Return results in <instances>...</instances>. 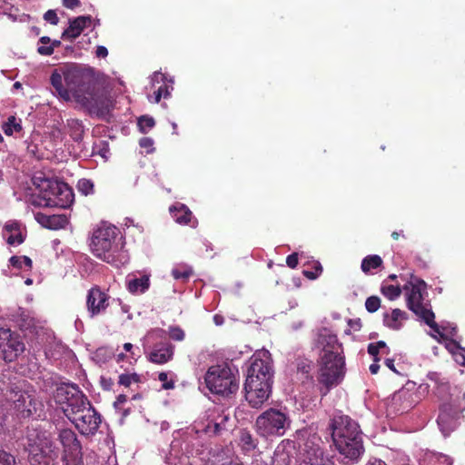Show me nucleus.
I'll return each mask as SVG.
<instances>
[{"mask_svg":"<svg viewBox=\"0 0 465 465\" xmlns=\"http://www.w3.org/2000/svg\"><path fill=\"white\" fill-rule=\"evenodd\" d=\"M66 89L60 84V98L73 100L91 116L104 119L113 109V100L104 84L91 70H72L64 74Z\"/></svg>","mask_w":465,"mask_h":465,"instance_id":"nucleus-1","label":"nucleus"},{"mask_svg":"<svg viewBox=\"0 0 465 465\" xmlns=\"http://www.w3.org/2000/svg\"><path fill=\"white\" fill-rule=\"evenodd\" d=\"M60 411L83 435H94L102 421L100 413L76 384L60 381Z\"/></svg>","mask_w":465,"mask_h":465,"instance_id":"nucleus-2","label":"nucleus"},{"mask_svg":"<svg viewBox=\"0 0 465 465\" xmlns=\"http://www.w3.org/2000/svg\"><path fill=\"white\" fill-rule=\"evenodd\" d=\"M315 347L322 351L318 381L323 386L322 396L327 395L331 388L337 386L345 374V359L342 347L335 334L323 329L317 336Z\"/></svg>","mask_w":465,"mask_h":465,"instance_id":"nucleus-3","label":"nucleus"},{"mask_svg":"<svg viewBox=\"0 0 465 465\" xmlns=\"http://www.w3.org/2000/svg\"><path fill=\"white\" fill-rule=\"evenodd\" d=\"M272 382L273 371L269 351L256 352L244 383L245 399L252 408L261 407L269 399Z\"/></svg>","mask_w":465,"mask_h":465,"instance_id":"nucleus-4","label":"nucleus"},{"mask_svg":"<svg viewBox=\"0 0 465 465\" xmlns=\"http://www.w3.org/2000/svg\"><path fill=\"white\" fill-rule=\"evenodd\" d=\"M333 443L345 462H357L364 452L362 433L358 423L347 415H340L331 421Z\"/></svg>","mask_w":465,"mask_h":465,"instance_id":"nucleus-5","label":"nucleus"},{"mask_svg":"<svg viewBox=\"0 0 465 465\" xmlns=\"http://www.w3.org/2000/svg\"><path fill=\"white\" fill-rule=\"evenodd\" d=\"M6 397L14 403L16 415L21 418H40L43 404L35 399L25 380L11 381L6 387Z\"/></svg>","mask_w":465,"mask_h":465,"instance_id":"nucleus-6","label":"nucleus"},{"mask_svg":"<svg viewBox=\"0 0 465 465\" xmlns=\"http://www.w3.org/2000/svg\"><path fill=\"white\" fill-rule=\"evenodd\" d=\"M426 287L427 284L423 280L411 275V281L403 287L407 292V306L435 332L440 333V327L435 322L434 312L423 303L422 292Z\"/></svg>","mask_w":465,"mask_h":465,"instance_id":"nucleus-7","label":"nucleus"},{"mask_svg":"<svg viewBox=\"0 0 465 465\" xmlns=\"http://www.w3.org/2000/svg\"><path fill=\"white\" fill-rule=\"evenodd\" d=\"M204 382L208 390L217 395L229 397L239 390V379L226 364H218L209 367Z\"/></svg>","mask_w":465,"mask_h":465,"instance_id":"nucleus-8","label":"nucleus"},{"mask_svg":"<svg viewBox=\"0 0 465 465\" xmlns=\"http://www.w3.org/2000/svg\"><path fill=\"white\" fill-rule=\"evenodd\" d=\"M118 228L114 225H102L94 231L91 238V251L94 256L104 262H110L114 259V253L118 252L116 242Z\"/></svg>","mask_w":465,"mask_h":465,"instance_id":"nucleus-9","label":"nucleus"},{"mask_svg":"<svg viewBox=\"0 0 465 465\" xmlns=\"http://www.w3.org/2000/svg\"><path fill=\"white\" fill-rule=\"evenodd\" d=\"M26 450L29 453L31 463L47 465V458L53 453L52 443L46 431L39 430L37 427L31 425L26 431Z\"/></svg>","mask_w":465,"mask_h":465,"instance_id":"nucleus-10","label":"nucleus"},{"mask_svg":"<svg viewBox=\"0 0 465 465\" xmlns=\"http://www.w3.org/2000/svg\"><path fill=\"white\" fill-rule=\"evenodd\" d=\"M290 423V418L285 412L270 408L257 417L255 427L257 432L262 437L282 436Z\"/></svg>","mask_w":465,"mask_h":465,"instance_id":"nucleus-11","label":"nucleus"},{"mask_svg":"<svg viewBox=\"0 0 465 465\" xmlns=\"http://www.w3.org/2000/svg\"><path fill=\"white\" fill-rule=\"evenodd\" d=\"M60 443L63 446V465H83L82 445L74 431L60 430Z\"/></svg>","mask_w":465,"mask_h":465,"instance_id":"nucleus-12","label":"nucleus"},{"mask_svg":"<svg viewBox=\"0 0 465 465\" xmlns=\"http://www.w3.org/2000/svg\"><path fill=\"white\" fill-rule=\"evenodd\" d=\"M320 438H309L301 447L297 465H334V462L324 454L323 450L315 442Z\"/></svg>","mask_w":465,"mask_h":465,"instance_id":"nucleus-13","label":"nucleus"},{"mask_svg":"<svg viewBox=\"0 0 465 465\" xmlns=\"http://www.w3.org/2000/svg\"><path fill=\"white\" fill-rule=\"evenodd\" d=\"M0 350L5 361H13L25 351V344L18 334L0 328Z\"/></svg>","mask_w":465,"mask_h":465,"instance_id":"nucleus-14","label":"nucleus"},{"mask_svg":"<svg viewBox=\"0 0 465 465\" xmlns=\"http://www.w3.org/2000/svg\"><path fill=\"white\" fill-rule=\"evenodd\" d=\"M111 296L106 291L95 285L92 287L86 296V307L91 316L99 315L106 311L110 305Z\"/></svg>","mask_w":465,"mask_h":465,"instance_id":"nucleus-15","label":"nucleus"},{"mask_svg":"<svg viewBox=\"0 0 465 465\" xmlns=\"http://www.w3.org/2000/svg\"><path fill=\"white\" fill-rule=\"evenodd\" d=\"M174 345L169 341H163L155 344L149 352L147 359L155 364H164L173 360Z\"/></svg>","mask_w":465,"mask_h":465,"instance_id":"nucleus-16","label":"nucleus"},{"mask_svg":"<svg viewBox=\"0 0 465 465\" xmlns=\"http://www.w3.org/2000/svg\"><path fill=\"white\" fill-rule=\"evenodd\" d=\"M92 22L91 15H81L70 22L68 28H66L60 36L64 40H74L78 37L84 28L90 25Z\"/></svg>","mask_w":465,"mask_h":465,"instance_id":"nucleus-17","label":"nucleus"},{"mask_svg":"<svg viewBox=\"0 0 465 465\" xmlns=\"http://www.w3.org/2000/svg\"><path fill=\"white\" fill-rule=\"evenodd\" d=\"M169 212L173 220L179 224H190L193 219V213L185 204L182 203H175L170 206Z\"/></svg>","mask_w":465,"mask_h":465,"instance_id":"nucleus-18","label":"nucleus"},{"mask_svg":"<svg viewBox=\"0 0 465 465\" xmlns=\"http://www.w3.org/2000/svg\"><path fill=\"white\" fill-rule=\"evenodd\" d=\"M5 232L8 233L7 243L10 245H20L24 242L25 235L21 230V224L17 222H9L5 225Z\"/></svg>","mask_w":465,"mask_h":465,"instance_id":"nucleus-19","label":"nucleus"},{"mask_svg":"<svg viewBox=\"0 0 465 465\" xmlns=\"http://www.w3.org/2000/svg\"><path fill=\"white\" fill-rule=\"evenodd\" d=\"M46 183L47 187L52 188V191L48 192L46 189H45V191L41 193L40 204L45 207H56L58 205V192L55 190L58 188V181H46Z\"/></svg>","mask_w":465,"mask_h":465,"instance_id":"nucleus-20","label":"nucleus"},{"mask_svg":"<svg viewBox=\"0 0 465 465\" xmlns=\"http://www.w3.org/2000/svg\"><path fill=\"white\" fill-rule=\"evenodd\" d=\"M408 319L406 312L401 309L392 310L391 314H384L383 322L385 326L392 330H400L402 326V322Z\"/></svg>","mask_w":465,"mask_h":465,"instance_id":"nucleus-21","label":"nucleus"},{"mask_svg":"<svg viewBox=\"0 0 465 465\" xmlns=\"http://www.w3.org/2000/svg\"><path fill=\"white\" fill-rule=\"evenodd\" d=\"M1 128L7 136L20 134L23 130L22 120L15 115H10L1 124Z\"/></svg>","mask_w":465,"mask_h":465,"instance_id":"nucleus-22","label":"nucleus"},{"mask_svg":"<svg viewBox=\"0 0 465 465\" xmlns=\"http://www.w3.org/2000/svg\"><path fill=\"white\" fill-rule=\"evenodd\" d=\"M150 287V279L148 275L140 278H134L128 281L127 289L131 293H144Z\"/></svg>","mask_w":465,"mask_h":465,"instance_id":"nucleus-23","label":"nucleus"},{"mask_svg":"<svg viewBox=\"0 0 465 465\" xmlns=\"http://www.w3.org/2000/svg\"><path fill=\"white\" fill-rule=\"evenodd\" d=\"M74 203L73 188L60 180V209H67Z\"/></svg>","mask_w":465,"mask_h":465,"instance_id":"nucleus-24","label":"nucleus"},{"mask_svg":"<svg viewBox=\"0 0 465 465\" xmlns=\"http://www.w3.org/2000/svg\"><path fill=\"white\" fill-rule=\"evenodd\" d=\"M295 366L297 374H301V380L302 382L306 381H312V361L306 358H297L295 360Z\"/></svg>","mask_w":465,"mask_h":465,"instance_id":"nucleus-25","label":"nucleus"},{"mask_svg":"<svg viewBox=\"0 0 465 465\" xmlns=\"http://www.w3.org/2000/svg\"><path fill=\"white\" fill-rule=\"evenodd\" d=\"M382 264L383 261L381 256L377 254H371L362 259L361 269L365 274H371V270L379 269Z\"/></svg>","mask_w":465,"mask_h":465,"instance_id":"nucleus-26","label":"nucleus"},{"mask_svg":"<svg viewBox=\"0 0 465 465\" xmlns=\"http://www.w3.org/2000/svg\"><path fill=\"white\" fill-rule=\"evenodd\" d=\"M35 220L45 228L51 230L58 229V215L56 214H48L38 212L35 213Z\"/></svg>","mask_w":465,"mask_h":465,"instance_id":"nucleus-27","label":"nucleus"},{"mask_svg":"<svg viewBox=\"0 0 465 465\" xmlns=\"http://www.w3.org/2000/svg\"><path fill=\"white\" fill-rule=\"evenodd\" d=\"M58 45V41L51 42L48 36H42L38 41L37 52L41 55H51L54 51V46Z\"/></svg>","mask_w":465,"mask_h":465,"instance_id":"nucleus-28","label":"nucleus"},{"mask_svg":"<svg viewBox=\"0 0 465 465\" xmlns=\"http://www.w3.org/2000/svg\"><path fill=\"white\" fill-rule=\"evenodd\" d=\"M9 263L14 268L24 271H30L33 267V262L28 256H12L9 259Z\"/></svg>","mask_w":465,"mask_h":465,"instance_id":"nucleus-29","label":"nucleus"},{"mask_svg":"<svg viewBox=\"0 0 465 465\" xmlns=\"http://www.w3.org/2000/svg\"><path fill=\"white\" fill-rule=\"evenodd\" d=\"M410 396L407 391H398L393 394L391 399V407L394 409L396 412L403 413L407 411L411 408V404L404 406L402 408H398L397 405L402 401L407 399Z\"/></svg>","mask_w":465,"mask_h":465,"instance_id":"nucleus-30","label":"nucleus"},{"mask_svg":"<svg viewBox=\"0 0 465 465\" xmlns=\"http://www.w3.org/2000/svg\"><path fill=\"white\" fill-rule=\"evenodd\" d=\"M381 292L389 300L392 301L397 299L401 294V289L399 285H385L382 284Z\"/></svg>","mask_w":465,"mask_h":465,"instance_id":"nucleus-31","label":"nucleus"},{"mask_svg":"<svg viewBox=\"0 0 465 465\" xmlns=\"http://www.w3.org/2000/svg\"><path fill=\"white\" fill-rule=\"evenodd\" d=\"M140 376L137 373H122L118 377V384L128 388L132 383H139Z\"/></svg>","mask_w":465,"mask_h":465,"instance_id":"nucleus-32","label":"nucleus"},{"mask_svg":"<svg viewBox=\"0 0 465 465\" xmlns=\"http://www.w3.org/2000/svg\"><path fill=\"white\" fill-rule=\"evenodd\" d=\"M68 126L71 131L70 136L74 141L81 140L84 133L83 124L78 120H71L68 122Z\"/></svg>","mask_w":465,"mask_h":465,"instance_id":"nucleus-33","label":"nucleus"},{"mask_svg":"<svg viewBox=\"0 0 465 465\" xmlns=\"http://www.w3.org/2000/svg\"><path fill=\"white\" fill-rule=\"evenodd\" d=\"M218 419H220L219 421L216 420L214 421H211L207 425V431L213 432L214 434H218L223 430H224V423H225V421H227L228 417L226 415H220L218 417Z\"/></svg>","mask_w":465,"mask_h":465,"instance_id":"nucleus-34","label":"nucleus"},{"mask_svg":"<svg viewBox=\"0 0 465 465\" xmlns=\"http://www.w3.org/2000/svg\"><path fill=\"white\" fill-rule=\"evenodd\" d=\"M240 441L243 449L247 450H253L256 447L255 440L249 431L243 430L241 432Z\"/></svg>","mask_w":465,"mask_h":465,"instance_id":"nucleus-35","label":"nucleus"},{"mask_svg":"<svg viewBox=\"0 0 465 465\" xmlns=\"http://www.w3.org/2000/svg\"><path fill=\"white\" fill-rule=\"evenodd\" d=\"M155 125V121L153 117L143 115L138 119V126L142 133L145 134Z\"/></svg>","mask_w":465,"mask_h":465,"instance_id":"nucleus-36","label":"nucleus"},{"mask_svg":"<svg viewBox=\"0 0 465 465\" xmlns=\"http://www.w3.org/2000/svg\"><path fill=\"white\" fill-rule=\"evenodd\" d=\"M322 272V266L320 262H313L312 270H303L302 274L310 280L317 279Z\"/></svg>","mask_w":465,"mask_h":465,"instance_id":"nucleus-37","label":"nucleus"},{"mask_svg":"<svg viewBox=\"0 0 465 465\" xmlns=\"http://www.w3.org/2000/svg\"><path fill=\"white\" fill-rule=\"evenodd\" d=\"M78 191L84 195L87 196L94 193V183L91 180L81 179L77 183Z\"/></svg>","mask_w":465,"mask_h":465,"instance_id":"nucleus-38","label":"nucleus"},{"mask_svg":"<svg viewBox=\"0 0 465 465\" xmlns=\"http://www.w3.org/2000/svg\"><path fill=\"white\" fill-rule=\"evenodd\" d=\"M380 307H381V299L378 296L373 295V296H370L366 299L365 308L369 312L373 313V312H377Z\"/></svg>","mask_w":465,"mask_h":465,"instance_id":"nucleus-39","label":"nucleus"},{"mask_svg":"<svg viewBox=\"0 0 465 465\" xmlns=\"http://www.w3.org/2000/svg\"><path fill=\"white\" fill-rule=\"evenodd\" d=\"M169 337L175 341H182L184 340L185 333L179 326H171L168 330Z\"/></svg>","mask_w":465,"mask_h":465,"instance_id":"nucleus-40","label":"nucleus"},{"mask_svg":"<svg viewBox=\"0 0 465 465\" xmlns=\"http://www.w3.org/2000/svg\"><path fill=\"white\" fill-rule=\"evenodd\" d=\"M193 274V271L188 268H175L172 271V275L176 280L187 281Z\"/></svg>","mask_w":465,"mask_h":465,"instance_id":"nucleus-41","label":"nucleus"},{"mask_svg":"<svg viewBox=\"0 0 465 465\" xmlns=\"http://www.w3.org/2000/svg\"><path fill=\"white\" fill-rule=\"evenodd\" d=\"M0 465H15V458L11 453L0 449Z\"/></svg>","mask_w":465,"mask_h":465,"instance_id":"nucleus-42","label":"nucleus"},{"mask_svg":"<svg viewBox=\"0 0 465 465\" xmlns=\"http://www.w3.org/2000/svg\"><path fill=\"white\" fill-rule=\"evenodd\" d=\"M158 379L163 382L162 388L164 390H170L174 387V382L172 380H168V374L166 372H160Z\"/></svg>","mask_w":465,"mask_h":465,"instance_id":"nucleus-43","label":"nucleus"},{"mask_svg":"<svg viewBox=\"0 0 465 465\" xmlns=\"http://www.w3.org/2000/svg\"><path fill=\"white\" fill-rule=\"evenodd\" d=\"M454 345L458 349V351L454 352L456 362L460 365L465 366V349L461 348L457 342H454Z\"/></svg>","mask_w":465,"mask_h":465,"instance_id":"nucleus-44","label":"nucleus"},{"mask_svg":"<svg viewBox=\"0 0 465 465\" xmlns=\"http://www.w3.org/2000/svg\"><path fill=\"white\" fill-rule=\"evenodd\" d=\"M13 7L8 0H0V15H11Z\"/></svg>","mask_w":465,"mask_h":465,"instance_id":"nucleus-45","label":"nucleus"},{"mask_svg":"<svg viewBox=\"0 0 465 465\" xmlns=\"http://www.w3.org/2000/svg\"><path fill=\"white\" fill-rule=\"evenodd\" d=\"M44 19L52 25L58 24V16L56 11L54 9H50L47 12H45L44 15Z\"/></svg>","mask_w":465,"mask_h":465,"instance_id":"nucleus-46","label":"nucleus"},{"mask_svg":"<svg viewBox=\"0 0 465 465\" xmlns=\"http://www.w3.org/2000/svg\"><path fill=\"white\" fill-rule=\"evenodd\" d=\"M299 262V254L298 252H292V254L286 257V264L291 269H295Z\"/></svg>","mask_w":465,"mask_h":465,"instance_id":"nucleus-47","label":"nucleus"},{"mask_svg":"<svg viewBox=\"0 0 465 465\" xmlns=\"http://www.w3.org/2000/svg\"><path fill=\"white\" fill-rule=\"evenodd\" d=\"M173 89V87L167 83L163 82L158 88V91H161L162 96L166 99L170 96L171 91Z\"/></svg>","mask_w":465,"mask_h":465,"instance_id":"nucleus-48","label":"nucleus"},{"mask_svg":"<svg viewBox=\"0 0 465 465\" xmlns=\"http://www.w3.org/2000/svg\"><path fill=\"white\" fill-rule=\"evenodd\" d=\"M51 84L53 86V94L56 95L58 94V69H54L51 75Z\"/></svg>","mask_w":465,"mask_h":465,"instance_id":"nucleus-49","label":"nucleus"},{"mask_svg":"<svg viewBox=\"0 0 465 465\" xmlns=\"http://www.w3.org/2000/svg\"><path fill=\"white\" fill-rule=\"evenodd\" d=\"M101 386L105 391H111L114 387V381L111 378L102 376L100 381Z\"/></svg>","mask_w":465,"mask_h":465,"instance_id":"nucleus-50","label":"nucleus"},{"mask_svg":"<svg viewBox=\"0 0 465 465\" xmlns=\"http://www.w3.org/2000/svg\"><path fill=\"white\" fill-rule=\"evenodd\" d=\"M379 352V349L373 342L368 345V353L373 357V361L376 362L380 361V358L378 357Z\"/></svg>","mask_w":465,"mask_h":465,"instance_id":"nucleus-51","label":"nucleus"},{"mask_svg":"<svg viewBox=\"0 0 465 465\" xmlns=\"http://www.w3.org/2000/svg\"><path fill=\"white\" fill-rule=\"evenodd\" d=\"M63 5L68 9H74L81 5L80 0H63Z\"/></svg>","mask_w":465,"mask_h":465,"instance_id":"nucleus-52","label":"nucleus"},{"mask_svg":"<svg viewBox=\"0 0 465 465\" xmlns=\"http://www.w3.org/2000/svg\"><path fill=\"white\" fill-rule=\"evenodd\" d=\"M139 144L142 148L150 149L153 145V141L150 137H143L140 139Z\"/></svg>","mask_w":465,"mask_h":465,"instance_id":"nucleus-53","label":"nucleus"},{"mask_svg":"<svg viewBox=\"0 0 465 465\" xmlns=\"http://www.w3.org/2000/svg\"><path fill=\"white\" fill-rule=\"evenodd\" d=\"M373 343L377 346L379 351H381L382 353H384L386 355H388L390 353V349L388 348L385 341H379L373 342Z\"/></svg>","mask_w":465,"mask_h":465,"instance_id":"nucleus-54","label":"nucleus"},{"mask_svg":"<svg viewBox=\"0 0 465 465\" xmlns=\"http://www.w3.org/2000/svg\"><path fill=\"white\" fill-rule=\"evenodd\" d=\"M95 54L97 57L104 58L108 55V50L105 46L99 45L96 48Z\"/></svg>","mask_w":465,"mask_h":465,"instance_id":"nucleus-55","label":"nucleus"},{"mask_svg":"<svg viewBox=\"0 0 465 465\" xmlns=\"http://www.w3.org/2000/svg\"><path fill=\"white\" fill-rule=\"evenodd\" d=\"M127 401V396L125 394H119L116 398V401L114 403L115 408H119L120 405L124 404Z\"/></svg>","mask_w":465,"mask_h":465,"instance_id":"nucleus-56","label":"nucleus"},{"mask_svg":"<svg viewBox=\"0 0 465 465\" xmlns=\"http://www.w3.org/2000/svg\"><path fill=\"white\" fill-rule=\"evenodd\" d=\"M69 225V219L65 214H60V230L66 229Z\"/></svg>","mask_w":465,"mask_h":465,"instance_id":"nucleus-57","label":"nucleus"},{"mask_svg":"<svg viewBox=\"0 0 465 465\" xmlns=\"http://www.w3.org/2000/svg\"><path fill=\"white\" fill-rule=\"evenodd\" d=\"M153 98V101L154 103H159L161 101L162 98H163L162 96V93L161 91H158L157 89L153 92V95L150 96V99Z\"/></svg>","mask_w":465,"mask_h":465,"instance_id":"nucleus-58","label":"nucleus"},{"mask_svg":"<svg viewBox=\"0 0 465 465\" xmlns=\"http://www.w3.org/2000/svg\"><path fill=\"white\" fill-rule=\"evenodd\" d=\"M385 365L395 373H398V371L395 369L394 366V361L392 359H386Z\"/></svg>","mask_w":465,"mask_h":465,"instance_id":"nucleus-59","label":"nucleus"},{"mask_svg":"<svg viewBox=\"0 0 465 465\" xmlns=\"http://www.w3.org/2000/svg\"><path fill=\"white\" fill-rule=\"evenodd\" d=\"M349 325H350L352 329H354L355 331L360 330V328H361V322H360V320H357V321L350 320V321H349Z\"/></svg>","mask_w":465,"mask_h":465,"instance_id":"nucleus-60","label":"nucleus"},{"mask_svg":"<svg viewBox=\"0 0 465 465\" xmlns=\"http://www.w3.org/2000/svg\"><path fill=\"white\" fill-rule=\"evenodd\" d=\"M61 353L65 354L69 358H74V355L72 351L68 350L67 348H62L60 346V354Z\"/></svg>","mask_w":465,"mask_h":465,"instance_id":"nucleus-61","label":"nucleus"},{"mask_svg":"<svg viewBox=\"0 0 465 465\" xmlns=\"http://www.w3.org/2000/svg\"><path fill=\"white\" fill-rule=\"evenodd\" d=\"M5 420V414L4 412V409L0 408V432L3 430V425Z\"/></svg>","mask_w":465,"mask_h":465,"instance_id":"nucleus-62","label":"nucleus"},{"mask_svg":"<svg viewBox=\"0 0 465 465\" xmlns=\"http://www.w3.org/2000/svg\"><path fill=\"white\" fill-rule=\"evenodd\" d=\"M380 369V365L375 361V363L371 364L370 366V371L372 374H377Z\"/></svg>","mask_w":465,"mask_h":465,"instance_id":"nucleus-63","label":"nucleus"},{"mask_svg":"<svg viewBox=\"0 0 465 465\" xmlns=\"http://www.w3.org/2000/svg\"><path fill=\"white\" fill-rule=\"evenodd\" d=\"M366 465H385L381 460L369 461Z\"/></svg>","mask_w":465,"mask_h":465,"instance_id":"nucleus-64","label":"nucleus"}]
</instances>
